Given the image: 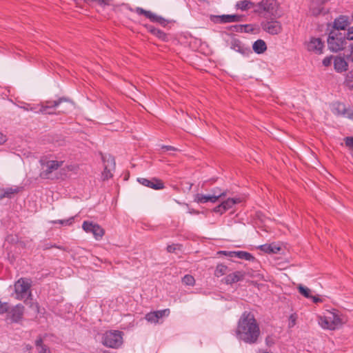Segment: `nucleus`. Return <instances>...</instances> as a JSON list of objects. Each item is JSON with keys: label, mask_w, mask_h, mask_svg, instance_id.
<instances>
[{"label": "nucleus", "mask_w": 353, "mask_h": 353, "mask_svg": "<svg viewBox=\"0 0 353 353\" xmlns=\"http://www.w3.org/2000/svg\"><path fill=\"white\" fill-rule=\"evenodd\" d=\"M218 254H224L230 257H237L239 259H245L250 262H255L254 257L247 252L239 251V252H226L224 251H220L217 253Z\"/></svg>", "instance_id": "17"}, {"label": "nucleus", "mask_w": 353, "mask_h": 353, "mask_svg": "<svg viewBox=\"0 0 353 353\" xmlns=\"http://www.w3.org/2000/svg\"><path fill=\"white\" fill-rule=\"evenodd\" d=\"M63 161L48 160L41 163L40 177L44 179H53L54 172L62 167Z\"/></svg>", "instance_id": "5"}, {"label": "nucleus", "mask_w": 353, "mask_h": 353, "mask_svg": "<svg viewBox=\"0 0 353 353\" xmlns=\"http://www.w3.org/2000/svg\"><path fill=\"white\" fill-rule=\"evenodd\" d=\"M192 213L198 214L199 212H195V211H192Z\"/></svg>", "instance_id": "56"}, {"label": "nucleus", "mask_w": 353, "mask_h": 353, "mask_svg": "<svg viewBox=\"0 0 353 353\" xmlns=\"http://www.w3.org/2000/svg\"><path fill=\"white\" fill-rule=\"evenodd\" d=\"M73 218H70L66 220H58V221H52V223H60L61 225H71L72 223Z\"/></svg>", "instance_id": "35"}, {"label": "nucleus", "mask_w": 353, "mask_h": 353, "mask_svg": "<svg viewBox=\"0 0 353 353\" xmlns=\"http://www.w3.org/2000/svg\"><path fill=\"white\" fill-rule=\"evenodd\" d=\"M20 191L18 187H10L0 190V201L3 199H12Z\"/></svg>", "instance_id": "20"}, {"label": "nucleus", "mask_w": 353, "mask_h": 353, "mask_svg": "<svg viewBox=\"0 0 353 353\" xmlns=\"http://www.w3.org/2000/svg\"><path fill=\"white\" fill-rule=\"evenodd\" d=\"M79 165L77 164L72 163L66 165L61 170L63 172V175L66 176L68 173L72 172L76 174L79 170Z\"/></svg>", "instance_id": "29"}, {"label": "nucleus", "mask_w": 353, "mask_h": 353, "mask_svg": "<svg viewBox=\"0 0 353 353\" xmlns=\"http://www.w3.org/2000/svg\"><path fill=\"white\" fill-rule=\"evenodd\" d=\"M346 40H353V27L350 28L345 34Z\"/></svg>", "instance_id": "40"}, {"label": "nucleus", "mask_w": 353, "mask_h": 353, "mask_svg": "<svg viewBox=\"0 0 353 353\" xmlns=\"http://www.w3.org/2000/svg\"><path fill=\"white\" fill-rule=\"evenodd\" d=\"M161 148L165 149L168 151H176L177 150V149L176 148L171 146V145H162Z\"/></svg>", "instance_id": "46"}, {"label": "nucleus", "mask_w": 353, "mask_h": 353, "mask_svg": "<svg viewBox=\"0 0 353 353\" xmlns=\"http://www.w3.org/2000/svg\"><path fill=\"white\" fill-rule=\"evenodd\" d=\"M244 274L241 272H236L234 273L228 275L225 278V283L228 284H232L243 279Z\"/></svg>", "instance_id": "25"}, {"label": "nucleus", "mask_w": 353, "mask_h": 353, "mask_svg": "<svg viewBox=\"0 0 353 353\" xmlns=\"http://www.w3.org/2000/svg\"><path fill=\"white\" fill-rule=\"evenodd\" d=\"M210 19L214 23H227L241 21L242 16L239 14L210 15Z\"/></svg>", "instance_id": "11"}, {"label": "nucleus", "mask_w": 353, "mask_h": 353, "mask_svg": "<svg viewBox=\"0 0 353 353\" xmlns=\"http://www.w3.org/2000/svg\"><path fill=\"white\" fill-rule=\"evenodd\" d=\"M242 201V199L239 197L237 198H228L226 200L222 201L221 206L223 207V211H227L234 207L237 203Z\"/></svg>", "instance_id": "23"}, {"label": "nucleus", "mask_w": 353, "mask_h": 353, "mask_svg": "<svg viewBox=\"0 0 353 353\" xmlns=\"http://www.w3.org/2000/svg\"><path fill=\"white\" fill-rule=\"evenodd\" d=\"M347 84L349 87H350L351 88H353V84L352 85L350 83V80H347Z\"/></svg>", "instance_id": "52"}, {"label": "nucleus", "mask_w": 353, "mask_h": 353, "mask_svg": "<svg viewBox=\"0 0 353 353\" xmlns=\"http://www.w3.org/2000/svg\"><path fill=\"white\" fill-rule=\"evenodd\" d=\"M299 292L301 294H302L305 298H310L311 297V290L302 285H299L298 286Z\"/></svg>", "instance_id": "30"}, {"label": "nucleus", "mask_w": 353, "mask_h": 353, "mask_svg": "<svg viewBox=\"0 0 353 353\" xmlns=\"http://www.w3.org/2000/svg\"><path fill=\"white\" fill-rule=\"evenodd\" d=\"M252 49L256 54H263L267 50V45L263 40L258 39L253 43Z\"/></svg>", "instance_id": "24"}, {"label": "nucleus", "mask_w": 353, "mask_h": 353, "mask_svg": "<svg viewBox=\"0 0 353 353\" xmlns=\"http://www.w3.org/2000/svg\"><path fill=\"white\" fill-rule=\"evenodd\" d=\"M296 321V316L294 314H291L289 318V327H293Z\"/></svg>", "instance_id": "37"}, {"label": "nucleus", "mask_w": 353, "mask_h": 353, "mask_svg": "<svg viewBox=\"0 0 353 353\" xmlns=\"http://www.w3.org/2000/svg\"><path fill=\"white\" fill-rule=\"evenodd\" d=\"M182 282L186 285L193 286L195 283V279L192 275L186 274L183 277Z\"/></svg>", "instance_id": "31"}, {"label": "nucleus", "mask_w": 353, "mask_h": 353, "mask_svg": "<svg viewBox=\"0 0 353 353\" xmlns=\"http://www.w3.org/2000/svg\"><path fill=\"white\" fill-rule=\"evenodd\" d=\"M32 281L27 278H21L14 283V292L17 300H25L32 296L30 288Z\"/></svg>", "instance_id": "4"}, {"label": "nucleus", "mask_w": 353, "mask_h": 353, "mask_svg": "<svg viewBox=\"0 0 353 353\" xmlns=\"http://www.w3.org/2000/svg\"><path fill=\"white\" fill-rule=\"evenodd\" d=\"M85 2H94L101 6H110L112 0H85Z\"/></svg>", "instance_id": "32"}, {"label": "nucleus", "mask_w": 353, "mask_h": 353, "mask_svg": "<svg viewBox=\"0 0 353 353\" xmlns=\"http://www.w3.org/2000/svg\"><path fill=\"white\" fill-rule=\"evenodd\" d=\"M38 353H51V352L47 346H42V349L39 350Z\"/></svg>", "instance_id": "47"}, {"label": "nucleus", "mask_w": 353, "mask_h": 353, "mask_svg": "<svg viewBox=\"0 0 353 353\" xmlns=\"http://www.w3.org/2000/svg\"><path fill=\"white\" fill-rule=\"evenodd\" d=\"M310 299H312L313 303H319V302H322V299L321 298L318 297V296H312L311 295Z\"/></svg>", "instance_id": "48"}, {"label": "nucleus", "mask_w": 353, "mask_h": 353, "mask_svg": "<svg viewBox=\"0 0 353 353\" xmlns=\"http://www.w3.org/2000/svg\"><path fill=\"white\" fill-rule=\"evenodd\" d=\"M332 57H326L323 59V64L324 66H329L331 65V63H332Z\"/></svg>", "instance_id": "42"}, {"label": "nucleus", "mask_w": 353, "mask_h": 353, "mask_svg": "<svg viewBox=\"0 0 353 353\" xmlns=\"http://www.w3.org/2000/svg\"><path fill=\"white\" fill-rule=\"evenodd\" d=\"M318 323L324 330H335L342 325L343 321L339 311L333 309L319 316Z\"/></svg>", "instance_id": "2"}, {"label": "nucleus", "mask_w": 353, "mask_h": 353, "mask_svg": "<svg viewBox=\"0 0 353 353\" xmlns=\"http://www.w3.org/2000/svg\"><path fill=\"white\" fill-rule=\"evenodd\" d=\"M236 337L247 343H255L260 335V328L253 314L244 312L241 316L236 330Z\"/></svg>", "instance_id": "1"}, {"label": "nucleus", "mask_w": 353, "mask_h": 353, "mask_svg": "<svg viewBox=\"0 0 353 353\" xmlns=\"http://www.w3.org/2000/svg\"><path fill=\"white\" fill-rule=\"evenodd\" d=\"M262 28L270 34H278L282 30V26L278 21H269L262 23Z\"/></svg>", "instance_id": "16"}, {"label": "nucleus", "mask_w": 353, "mask_h": 353, "mask_svg": "<svg viewBox=\"0 0 353 353\" xmlns=\"http://www.w3.org/2000/svg\"><path fill=\"white\" fill-rule=\"evenodd\" d=\"M350 26L349 19L346 16H340L334 21V30L339 32L340 30H344Z\"/></svg>", "instance_id": "19"}, {"label": "nucleus", "mask_w": 353, "mask_h": 353, "mask_svg": "<svg viewBox=\"0 0 353 353\" xmlns=\"http://www.w3.org/2000/svg\"><path fill=\"white\" fill-rule=\"evenodd\" d=\"M334 69L338 72H342L347 70L348 69V64L346 62V61L341 57H335L334 60Z\"/></svg>", "instance_id": "22"}, {"label": "nucleus", "mask_w": 353, "mask_h": 353, "mask_svg": "<svg viewBox=\"0 0 353 353\" xmlns=\"http://www.w3.org/2000/svg\"><path fill=\"white\" fill-rule=\"evenodd\" d=\"M227 195V191H223L219 194H196L194 196V201L197 203H205L211 202L212 203H216L220 198L225 197Z\"/></svg>", "instance_id": "10"}, {"label": "nucleus", "mask_w": 353, "mask_h": 353, "mask_svg": "<svg viewBox=\"0 0 353 353\" xmlns=\"http://www.w3.org/2000/svg\"><path fill=\"white\" fill-rule=\"evenodd\" d=\"M345 145L351 148H353V137H347L345 140Z\"/></svg>", "instance_id": "43"}, {"label": "nucleus", "mask_w": 353, "mask_h": 353, "mask_svg": "<svg viewBox=\"0 0 353 353\" xmlns=\"http://www.w3.org/2000/svg\"><path fill=\"white\" fill-rule=\"evenodd\" d=\"M345 34L332 30L327 38L328 48L334 52L343 50L346 45Z\"/></svg>", "instance_id": "3"}, {"label": "nucleus", "mask_w": 353, "mask_h": 353, "mask_svg": "<svg viewBox=\"0 0 353 353\" xmlns=\"http://www.w3.org/2000/svg\"><path fill=\"white\" fill-rule=\"evenodd\" d=\"M122 343V332L120 331H108L103 335L102 343L106 347L117 348L121 345Z\"/></svg>", "instance_id": "6"}, {"label": "nucleus", "mask_w": 353, "mask_h": 353, "mask_svg": "<svg viewBox=\"0 0 353 353\" xmlns=\"http://www.w3.org/2000/svg\"><path fill=\"white\" fill-rule=\"evenodd\" d=\"M82 228L85 232L92 234L97 241L101 240L105 234L103 228L92 221H85Z\"/></svg>", "instance_id": "8"}, {"label": "nucleus", "mask_w": 353, "mask_h": 353, "mask_svg": "<svg viewBox=\"0 0 353 353\" xmlns=\"http://www.w3.org/2000/svg\"><path fill=\"white\" fill-rule=\"evenodd\" d=\"M24 306L19 303L12 307L11 310L8 311L7 316L13 323L20 322L24 314Z\"/></svg>", "instance_id": "12"}, {"label": "nucleus", "mask_w": 353, "mask_h": 353, "mask_svg": "<svg viewBox=\"0 0 353 353\" xmlns=\"http://www.w3.org/2000/svg\"><path fill=\"white\" fill-rule=\"evenodd\" d=\"M63 102H65V103H68L69 105H73V103L70 100H69V99H68L66 98H60L58 100L53 101L50 102L51 105L50 106H43V105L41 107V112H45L47 108H48L50 107H52V106H54V107L58 106L59 105H60Z\"/></svg>", "instance_id": "27"}, {"label": "nucleus", "mask_w": 353, "mask_h": 353, "mask_svg": "<svg viewBox=\"0 0 353 353\" xmlns=\"http://www.w3.org/2000/svg\"><path fill=\"white\" fill-rule=\"evenodd\" d=\"M61 272L65 271V272L68 273L70 274V272L71 271L69 266H65L61 268Z\"/></svg>", "instance_id": "50"}, {"label": "nucleus", "mask_w": 353, "mask_h": 353, "mask_svg": "<svg viewBox=\"0 0 353 353\" xmlns=\"http://www.w3.org/2000/svg\"><path fill=\"white\" fill-rule=\"evenodd\" d=\"M102 160L104 164V170L101 177L103 181H105L112 176V171L114 170L116 164L114 158L110 154L102 156Z\"/></svg>", "instance_id": "9"}, {"label": "nucleus", "mask_w": 353, "mask_h": 353, "mask_svg": "<svg viewBox=\"0 0 353 353\" xmlns=\"http://www.w3.org/2000/svg\"><path fill=\"white\" fill-rule=\"evenodd\" d=\"M10 309L8 303L0 301V314L8 313Z\"/></svg>", "instance_id": "33"}, {"label": "nucleus", "mask_w": 353, "mask_h": 353, "mask_svg": "<svg viewBox=\"0 0 353 353\" xmlns=\"http://www.w3.org/2000/svg\"><path fill=\"white\" fill-rule=\"evenodd\" d=\"M313 13H314V14H317L319 13V12H313Z\"/></svg>", "instance_id": "55"}, {"label": "nucleus", "mask_w": 353, "mask_h": 353, "mask_svg": "<svg viewBox=\"0 0 353 353\" xmlns=\"http://www.w3.org/2000/svg\"><path fill=\"white\" fill-rule=\"evenodd\" d=\"M350 53L347 54L346 58L347 60L353 61V43L350 46Z\"/></svg>", "instance_id": "44"}, {"label": "nucleus", "mask_w": 353, "mask_h": 353, "mask_svg": "<svg viewBox=\"0 0 353 353\" xmlns=\"http://www.w3.org/2000/svg\"><path fill=\"white\" fill-rule=\"evenodd\" d=\"M181 250V245L179 244H172L167 247V251L168 252H175L178 250Z\"/></svg>", "instance_id": "34"}, {"label": "nucleus", "mask_w": 353, "mask_h": 353, "mask_svg": "<svg viewBox=\"0 0 353 353\" xmlns=\"http://www.w3.org/2000/svg\"><path fill=\"white\" fill-rule=\"evenodd\" d=\"M236 28H237L238 31H241V32H243V31L250 32L252 30L249 25L239 26H237Z\"/></svg>", "instance_id": "38"}, {"label": "nucleus", "mask_w": 353, "mask_h": 353, "mask_svg": "<svg viewBox=\"0 0 353 353\" xmlns=\"http://www.w3.org/2000/svg\"><path fill=\"white\" fill-rule=\"evenodd\" d=\"M254 6H254V3H252V1H250L249 0L241 1L237 2L236 4V9H239L243 11L249 10L251 8H253Z\"/></svg>", "instance_id": "28"}, {"label": "nucleus", "mask_w": 353, "mask_h": 353, "mask_svg": "<svg viewBox=\"0 0 353 353\" xmlns=\"http://www.w3.org/2000/svg\"><path fill=\"white\" fill-rule=\"evenodd\" d=\"M324 44L320 38L312 37L306 43L307 50L316 54L323 53Z\"/></svg>", "instance_id": "14"}, {"label": "nucleus", "mask_w": 353, "mask_h": 353, "mask_svg": "<svg viewBox=\"0 0 353 353\" xmlns=\"http://www.w3.org/2000/svg\"><path fill=\"white\" fill-rule=\"evenodd\" d=\"M279 4L276 0H262L256 6L254 11L259 14L264 13L275 16L277 14Z\"/></svg>", "instance_id": "7"}, {"label": "nucleus", "mask_w": 353, "mask_h": 353, "mask_svg": "<svg viewBox=\"0 0 353 353\" xmlns=\"http://www.w3.org/2000/svg\"><path fill=\"white\" fill-rule=\"evenodd\" d=\"M223 268H227V266H221V268H220V269H219V268H217V269L215 270L214 274H215V275H216V276H218V277H219V276H222V275L224 274L223 270Z\"/></svg>", "instance_id": "45"}, {"label": "nucleus", "mask_w": 353, "mask_h": 353, "mask_svg": "<svg viewBox=\"0 0 353 353\" xmlns=\"http://www.w3.org/2000/svg\"><path fill=\"white\" fill-rule=\"evenodd\" d=\"M212 192H213V194H219L220 193L222 192L219 188H214L213 190H212Z\"/></svg>", "instance_id": "49"}, {"label": "nucleus", "mask_w": 353, "mask_h": 353, "mask_svg": "<svg viewBox=\"0 0 353 353\" xmlns=\"http://www.w3.org/2000/svg\"><path fill=\"white\" fill-rule=\"evenodd\" d=\"M213 212L223 214L225 211H223V207H222L221 203H220L213 209Z\"/></svg>", "instance_id": "41"}, {"label": "nucleus", "mask_w": 353, "mask_h": 353, "mask_svg": "<svg viewBox=\"0 0 353 353\" xmlns=\"http://www.w3.org/2000/svg\"><path fill=\"white\" fill-rule=\"evenodd\" d=\"M257 248L267 254H277L283 250V247L281 245L277 243L261 245H259Z\"/></svg>", "instance_id": "18"}, {"label": "nucleus", "mask_w": 353, "mask_h": 353, "mask_svg": "<svg viewBox=\"0 0 353 353\" xmlns=\"http://www.w3.org/2000/svg\"><path fill=\"white\" fill-rule=\"evenodd\" d=\"M21 108H23V109H24V110H28V109L27 108V107H21Z\"/></svg>", "instance_id": "54"}, {"label": "nucleus", "mask_w": 353, "mask_h": 353, "mask_svg": "<svg viewBox=\"0 0 353 353\" xmlns=\"http://www.w3.org/2000/svg\"><path fill=\"white\" fill-rule=\"evenodd\" d=\"M36 307H37V312H39V305H38V303H36Z\"/></svg>", "instance_id": "53"}, {"label": "nucleus", "mask_w": 353, "mask_h": 353, "mask_svg": "<svg viewBox=\"0 0 353 353\" xmlns=\"http://www.w3.org/2000/svg\"><path fill=\"white\" fill-rule=\"evenodd\" d=\"M35 345L37 348L42 349V346H46L43 343V339L41 336L38 337L37 340L35 341Z\"/></svg>", "instance_id": "39"}, {"label": "nucleus", "mask_w": 353, "mask_h": 353, "mask_svg": "<svg viewBox=\"0 0 353 353\" xmlns=\"http://www.w3.org/2000/svg\"><path fill=\"white\" fill-rule=\"evenodd\" d=\"M231 48L241 54H245L248 52V49L244 47L241 42L238 39H232L231 41Z\"/></svg>", "instance_id": "26"}, {"label": "nucleus", "mask_w": 353, "mask_h": 353, "mask_svg": "<svg viewBox=\"0 0 353 353\" xmlns=\"http://www.w3.org/2000/svg\"><path fill=\"white\" fill-rule=\"evenodd\" d=\"M135 11L139 14H143L145 17L150 19L152 21L161 23L163 19L150 11L145 10L141 8H137Z\"/></svg>", "instance_id": "21"}, {"label": "nucleus", "mask_w": 353, "mask_h": 353, "mask_svg": "<svg viewBox=\"0 0 353 353\" xmlns=\"http://www.w3.org/2000/svg\"><path fill=\"white\" fill-rule=\"evenodd\" d=\"M170 313V309H164L161 310L150 312L145 314V319L150 323L157 324L163 317L168 316Z\"/></svg>", "instance_id": "13"}, {"label": "nucleus", "mask_w": 353, "mask_h": 353, "mask_svg": "<svg viewBox=\"0 0 353 353\" xmlns=\"http://www.w3.org/2000/svg\"><path fill=\"white\" fill-rule=\"evenodd\" d=\"M150 31L152 33H153L154 34H155L156 36H157L158 37H159L161 39L165 38V34L159 30L152 28L150 30Z\"/></svg>", "instance_id": "36"}, {"label": "nucleus", "mask_w": 353, "mask_h": 353, "mask_svg": "<svg viewBox=\"0 0 353 353\" xmlns=\"http://www.w3.org/2000/svg\"><path fill=\"white\" fill-rule=\"evenodd\" d=\"M137 181L148 188L159 190H163L164 188V183L163 182L157 178H152L151 180H148L145 178H138Z\"/></svg>", "instance_id": "15"}, {"label": "nucleus", "mask_w": 353, "mask_h": 353, "mask_svg": "<svg viewBox=\"0 0 353 353\" xmlns=\"http://www.w3.org/2000/svg\"><path fill=\"white\" fill-rule=\"evenodd\" d=\"M5 141V139L2 134H0V144Z\"/></svg>", "instance_id": "51"}]
</instances>
